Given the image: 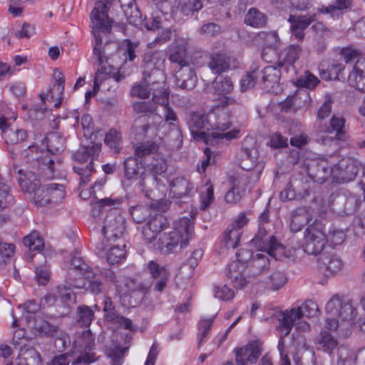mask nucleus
<instances>
[{
    "mask_svg": "<svg viewBox=\"0 0 365 365\" xmlns=\"http://www.w3.org/2000/svg\"><path fill=\"white\" fill-rule=\"evenodd\" d=\"M38 168L24 172L19 170V182L21 188L29 192H34V202L38 206H46L57 203L66 195L65 187L62 184L50 182L41 186V180H46L55 178L53 168V160H48L42 163L37 162Z\"/></svg>",
    "mask_w": 365,
    "mask_h": 365,
    "instance_id": "nucleus-1",
    "label": "nucleus"
},
{
    "mask_svg": "<svg viewBox=\"0 0 365 365\" xmlns=\"http://www.w3.org/2000/svg\"><path fill=\"white\" fill-rule=\"evenodd\" d=\"M159 51L148 52L143 56V78L152 90V100L163 110L166 122L176 121L178 117L168 103L169 93L165 88V77L160 68L163 61Z\"/></svg>",
    "mask_w": 365,
    "mask_h": 365,
    "instance_id": "nucleus-2",
    "label": "nucleus"
},
{
    "mask_svg": "<svg viewBox=\"0 0 365 365\" xmlns=\"http://www.w3.org/2000/svg\"><path fill=\"white\" fill-rule=\"evenodd\" d=\"M102 4H98L96 10L100 9L102 11ZM98 11H95L92 15V21L93 24V36L95 38V45L93 47V55L96 57L98 63L99 68L96 73L93 90L95 94L99 90V82L105 79V76L110 73V68L107 66L108 58L105 55V50L103 47V42L105 38H103L102 34L106 36L108 31L110 29V25L108 21L104 23L100 22L102 19H100L98 14Z\"/></svg>",
    "mask_w": 365,
    "mask_h": 365,
    "instance_id": "nucleus-3",
    "label": "nucleus"
},
{
    "mask_svg": "<svg viewBox=\"0 0 365 365\" xmlns=\"http://www.w3.org/2000/svg\"><path fill=\"white\" fill-rule=\"evenodd\" d=\"M325 310L329 315L327 319V327L333 330L342 325L349 329L357 315L356 308L352 303L339 294L334 295L328 301Z\"/></svg>",
    "mask_w": 365,
    "mask_h": 365,
    "instance_id": "nucleus-4",
    "label": "nucleus"
},
{
    "mask_svg": "<svg viewBox=\"0 0 365 365\" xmlns=\"http://www.w3.org/2000/svg\"><path fill=\"white\" fill-rule=\"evenodd\" d=\"M326 245L324 226L320 221L315 220L309 225L304 233L302 248L304 252L311 255H317L322 252Z\"/></svg>",
    "mask_w": 365,
    "mask_h": 365,
    "instance_id": "nucleus-5",
    "label": "nucleus"
},
{
    "mask_svg": "<svg viewBox=\"0 0 365 365\" xmlns=\"http://www.w3.org/2000/svg\"><path fill=\"white\" fill-rule=\"evenodd\" d=\"M125 230V220L120 211L117 209L110 210L104 219V225L101 230L103 239L115 241L120 238Z\"/></svg>",
    "mask_w": 365,
    "mask_h": 365,
    "instance_id": "nucleus-6",
    "label": "nucleus"
},
{
    "mask_svg": "<svg viewBox=\"0 0 365 365\" xmlns=\"http://www.w3.org/2000/svg\"><path fill=\"white\" fill-rule=\"evenodd\" d=\"M76 344L81 351L71 365H88L96 360V354L92 352L95 347V337L90 329L83 331Z\"/></svg>",
    "mask_w": 365,
    "mask_h": 365,
    "instance_id": "nucleus-7",
    "label": "nucleus"
},
{
    "mask_svg": "<svg viewBox=\"0 0 365 365\" xmlns=\"http://www.w3.org/2000/svg\"><path fill=\"white\" fill-rule=\"evenodd\" d=\"M237 365H246L249 362L256 363L262 351V343L259 341H251L246 345L234 349Z\"/></svg>",
    "mask_w": 365,
    "mask_h": 365,
    "instance_id": "nucleus-8",
    "label": "nucleus"
},
{
    "mask_svg": "<svg viewBox=\"0 0 365 365\" xmlns=\"http://www.w3.org/2000/svg\"><path fill=\"white\" fill-rule=\"evenodd\" d=\"M175 72V83L183 90H192L197 83V77L195 68L187 63L172 68Z\"/></svg>",
    "mask_w": 365,
    "mask_h": 365,
    "instance_id": "nucleus-9",
    "label": "nucleus"
},
{
    "mask_svg": "<svg viewBox=\"0 0 365 365\" xmlns=\"http://www.w3.org/2000/svg\"><path fill=\"white\" fill-rule=\"evenodd\" d=\"M334 180L345 182L354 180L357 175L358 168L356 162L349 158L341 159L337 164L333 163Z\"/></svg>",
    "mask_w": 365,
    "mask_h": 365,
    "instance_id": "nucleus-10",
    "label": "nucleus"
},
{
    "mask_svg": "<svg viewBox=\"0 0 365 365\" xmlns=\"http://www.w3.org/2000/svg\"><path fill=\"white\" fill-rule=\"evenodd\" d=\"M333 163L327 159L312 161L307 166V173L314 181L323 183L329 177L334 179Z\"/></svg>",
    "mask_w": 365,
    "mask_h": 365,
    "instance_id": "nucleus-11",
    "label": "nucleus"
},
{
    "mask_svg": "<svg viewBox=\"0 0 365 365\" xmlns=\"http://www.w3.org/2000/svg\"><path fill=\"white\" fill-rule=\"evenodd\" d=\"M138 187L145 195L150 199L163 197L165 186L155 175L144 174L138 182Z\"/></svg>",
    "mask_w": 365,
    "mask_h": 365,
    "instance_id": "nucleus-12",
    "label": "nucleus"
},
{
    "mask_svg": "<svg viewBox=\"0 0 365 365\" xmlns=\"http://www.w3.org/2000/svg\"><path fill=\"white\" fill-rule=\"evenodd\" d=\"M255 246L262 251L266 252L276 260L283 261L291 259L292 257L291 251L287 250L282 244L277 242L274 236H269L268 238L257 242Z\"/></svg>",
    "mask_w": 365,
    "mask_h": 365,
    "instance_id": "nucleus-13",
    "label": "nucleus"
},
{
    "mask_svg": "<svg viewBox=\"0 0 365 365\" xmlns=\"http://www.w3.org/2000/svg\"><path fill=\"white\" fill-rule=\"evenodd\" d=\"M167 219L162 214L158 213L152 216L143 226V235L145 241L152 243L161 232L168 227Z\"/></svg>",
    "mask_w": 365,
    "mask_h": 365,
    "instance_id": "nucleus-14",
    "label": "nucleus"
},
{
    "mask_svg": "<svg viewBox=\"0 0 365 365\" xmlns=\"http://www.w3.org/2000/svg\"><path fill=\"white\" fill-rule=\"evenodd\" d=\"M188 126L194 138L205 139L207 135H209L207 132L211 129L209 114L205 115L200 113H193L188 121Z\"/></svg>",
    "mask_w": 365,
    "mask_h": 365,
    "instance_id": "nucleus-15",
    "label": "nucleus"
},
{
    "mask_svg": "<svg viewBox=\"0 0 365 365\" xmlns=\"http://www.w3.org/2000/svg\"><path fill=\"white\" fill-rule=\"evenodd\" d=\"M187 44L185 38L175 36L173 43L168 47V59L172 68L190 63L186 57Z\"/></svg>",
    "mask_w": 365,
    "mask_h": 365,
    "instance_id": "nucleus-16",
    "label": "nucleus"
},
{
    "mask_svg": "<svg viewBox=\"0 0 365 365\" xmlns=\"http://www.w3.org/2000/svg\"><path fill=\"white\" fill-rule=\"evenodd\" d=\"M282 71L287 73L288 68L282 61L277 62V67L268 66L259 71V78L263 83L264 88L268 89L273 88L275 84H278Z\"/></svg>",
    "mask_w": 365,
    "mask_h": 365,
    "instance_id": "nucleus-17",
    "label": "nucleus"
},
{
    "mask_svg": "<svg viewBox=\"0 0 365 365\" xmlns=\"http://www.w3.org/2000/svg\"><path fill=\"white\" fill-rule=\"evenodd\" d=\"M237 64L236 58L226 53L212 54L208 62L209 68L215 74H221L231 68H235Z\"/></svg>",
    "mask_w": 365,
    "mask_h": 365,
    "instance_id": "nucleus-18",
    "label": "nucleus"
},
{
    "mask_svg": "<svg viewBox=\"0 0 365 365\" xmlns=\"http://www.w3.org/2000/svg\"><path fill=\"white\" fill-rule=\"evenodd\" d=\"M347 82L351 87L365 92V58L356 61L349 73Z\"/></svg>",
    "mask_w": 365,
    "mask_h": 365,
    "instance_id": "nucleus-19",
    "label": "nucleus"
},
{
    "mask_svg": "<svg viewBox=\"0 0 365 365\" xmlns=\"http://www.w3.org/2000/svg\"><path fill=\"white\" fill-rule=\"evenodd\" d=\"M170 195L175 198H190L193 191V185L185 178L178 176L170 182Z\"/></svg>",
    "mask_w": 365,
    "mask_h": 365,
    "instance_id": "nucleus-20",
    "label": "nucleus"
},
{
    "mask_svg": "<svg viewBox=\"0 0 365 365\" xmlns=\"http://www.w3.org/2000/svg\"><path fill=\"white\" fill-rule=\"evenodd\" d=\"M193 231V222L189 217H182L173 223V230L172 232H177L180 240V248L185 247L187 245Z\"/></svg>",
    "mask_w": 365,
    "mask_h": 365,
    "instance_id": "nucleus-21",
    "label": "nucleus"
},
{
    "mask_svg": "<svg viewBox=\"0 0 365 365\" xmlns=\"http://www.w3.org/2000/svg\"><path fill=\"white\" fill-rule=\"evenodd\" d=\"M314 15H290L288 21L291 24L292 34L298 40H303L304 38V31L314 21Z\"/></svg>",
    "mask_w": 365,
    "mask_h": 365,
    "instance_id": "nucleus-22",
    "label": "nucleus"
},
{
    "mask_svg": "<svg viewBox=\"0 0 365 365\" xmlns=\"http://www.w3.org/2000/svg\"><path fill=\"white\" fill-rule=\"evenodd\" d=\"M318 262L320 268L324 270L326 275H334L342 268L343 263L341 259L334 254L323 252L319 255Z\"/></svg>",
    "mask_w": 365,
    "mask_h": 365,
    "instance_id": "nucleus-23",
    "label": "nucleus"
},
{
    "mask_svg": "<svg viewBox=\"0 0 365 365\" xmlns=\"http://www.w3.org/2000/svg\"><path fill=\"white\" fill-rule=\"evenodd\" d=\"M246 269L245 265L239 262L229 264L227 275L235 289H242L247 284L248 279L245 274Z\"/></svg>",
    "mask_w": 365,
    "mask_h": 365,
    "instance_id": "nucleus-24",
    "label": "nucleus"
},
{
    "mask_svg": "<svg viewBox=\"0 0 365 365\" xmlns=\"http://www.w3.org/2000/svg\"><path fill=\"white\" fill-rule=\"evenodd\" d=\"M153 246L155 250L168 254L175 251L178 246L180 247V240L177 232H173L172 231L169 233L164 232L160 235L158 241Z\"/></svg>",
    "mask_w": 365,
    "mask_h": 365,
    "instance_id": "nucleus-25",
    "label": "nucleus"
},
{
    "mask_svg": "<svg viewBox=\"0 0 365 365\" xmlns=\"http://www.w3.org/2000/svg\"><path fill=\"white\" fill-rule=\"evenodd\" d=\"M148 269L154 279V290L163 292L167 286L169 272L164 267H160L158 263L151 261L148 264Z\"/></svg>",
    "mask_w": 365,
    "mask_h": 365,
    "instance_id": "nucleus-26",
    "label": "nucleus"
},
{
    "mask_svg": "<svg viewBox=\"0 0 365 365\" xmlns=\"http://www.w3.org/2000/svg\"><path fill=\"white\" fill-rule=\"evenodd\" d=\"M302 317V313L298 308L285 310L282 314V318L279 319V331L284 332V336L289 335L294 324H296Z\"/></svg>",
    "mask_w": 365,
    "mask_h": 365,
    "instance_id": "nucleus-27",
    "label": "nucleus"
},
{
    "mask_svg": "<svg viewBox=\"0 0 365 365\" xmlns=\"http://www.w3.org/2000/svg\"><path fill=\"white\" fill-rule=\"evenodd\" d=\"M269 259L267 255L257 253L252 257L246 268L250 277H256L269 268Z\"/></svg>",
    "mask_w": 365,
    "mask_h": 365,
    "instance_id": "nucleus-28",
    "label": "nucleus"
},
{
    "mask_svg": "<svg viewBox=\"0 0 365 365\" xmlns=\"http://www.w3.org/2000/svg\"><path fill=\"white\" fill-rule=\"evenodd\" d=\"M0 129L7 144L15 145L24 141L27 138V133L24 129L11 128L8 126L5 118H0Z\"/></svg>",
    "mask_w": 365,
    "mask_h": 365,
    "instance_id": "nucleus-29",
    "label": "nucleus"
},
{
    "mask_svg": "<svg viewBox=\"0 0 365 365\" xmlns=\"http://www.w3.org/2000/svg\"><path fill=\"white\" fill-rule=\"evenodd\" d=\"M102 144L95 143L93 142H91L87 146H83L80 148L73 155V158L76 161L78 162L81 165L88 160L90 161L93 160V159L97 157L101 152Z\"/></svg>",
    "mask_w": 365,
    "mask_h": 365,
    "instance_id": "nucleus-30",
    "label": "nucleus"
},
{
    "mask_svg": "<svg viewBox=\"0 0 365 365\" xmlns=\"http://www.w3.org/2000/svg\"><path fill=\"white\" fill-rule=\"evenodd\" d=\"M344 124L345 120L343 118L333 115L330 120L331 130L328 131V135L322 138L323 143L326 144L327 141H332L334 140H342L345 134Z\"/></svg>",
    "mask_w": 365,
    "mask_h": 365,
    "instance_id": "nucleus-31",
    "label": "nucleus"
},
{
    "mask_svg": "<svg viewBox=\"0 0 365 365\" xmlns=\"http://www.w3.org/2000/svg\"><path fill=\"white\" fill-rule=\"evenodd\" d=\"M124 175L128 180H138L141 178L144 173V168L142 163L137 158L129 157L124 160Z\"/></svg>",
    "mask_w": 365,
    "mask_h": 365,
    "instance_id": "nucleus-32",
    "label": "nucleus"
},
{
    "mask_svg": "<svg viewBox=\"0 0 365 365\" xmlns=\"http://www.w3.org/2000/svg\"><path fill=\"white\" fill-rule=\"evenodd\" d=\"M258 151L255 148H242L239 154V165L245 170H252L257 165Z\"/></svg>",
    "mask_w": 365,
    "mask_h": 365,
    "instance_id": "nucleus-33",
    "label": "nucleus"
},
{
    "mask_svg": "<svg viewBox=\"0 0 365 365\" xmlns=\"http://www.w3.org/2000/svg\"><path fill=\"white\" fill-rule=\"evenodd\" d=\"M209 118L212 130L223 132L231 125L230 114L224 110H217V112L209 113Z\"/></svg>",
    "mask_w": 365,
    "mask_h": 365,
    "instance_id": "nucleus-34",
    "label": "nucleus"
},
{
    "mask_svg": "<svg viewBox=\"0 0 365 365\" xmlns=\"http://www.w3.org/2000/svg\"><path fill=\"white\" fill-rule=\"evenodd\" d=\"M253 4V0H225L222 5L227 10L226 16L236 19L242 14L248 5Z\"/></svg>",
    "mask_w": 365,
    "mask_h": 365,
    "instance_id": "nucleus-35",
    "label": "nucleus"
},
{
    "mask_svg": "<svg viewBox=\"0 0 365 365\" xmlns=\"http://www.w3.org/2000/svg\"><path fill=\"white\" fill-rule=\"evenodd\" d=\"M16 365H40V354L33 347L21 348L16 360Z\"/></svg>",
    "mask_w": 365,
    "mask_h": 365,
    "instance_id": "nucleus-36",
    "label": "nucleus"
},
{
    "mask_svg": "<svg viewBox=\"0 0 365 365\" xmlns=\"http://www.w3.org/2000/svg\"><path fill=\"white\" fill-rule=\"evenodd\" d=\"M112 1L113 0H100V1H96V4H95V7L93 8V9L92 10L91 14L92 34H93V21H92V15L94 13V11H96V9L98 6V4H102V6H103L102 11H101L100 9H98L97 11H98V16L100 17V19H103V20H101L100 22L101 21V23H104L106 21H108V24L110 25V29L106 33V35L104 36L102 34V37H103V38H105V41L106 43L108 42V34L110 33L111 27H112V20L109 18L108 14V11L110 8V5L112 3Z\"/></svg>",
    "mask_w": 365,
    "mask_h": 365,
    "instance_id": "nucleus-37",
    "label": "nucleus"
},
{
    "mask_svg": "<svg viewBox=\"0 0 365 365\" xmlns=\"http://www.w3.org/2000/svg\"><path fill=\"white\" fill-rule=\"evenodd\" d=\"M35 329L40 335L48 337L55 336L58 331V325L52 324L41 318L37 319L30 327Z\"/></svg>",
    "mask_w": 365,
    "mask_h": 365,
    "instance_id": "nucleus-38",
    "label": "nucleus"
},
{
    "mask_svg": "<svg viewBox=\"0 0 365 365\" xmlns=\"http://www.w3.org/2000/svg\"><path fill=\"white\" fill-rule=\"evenodd\" d=\"M69 269L78 272L85 279H90L93 277L92 268L83 261L78 252H75L72 255Z\"/></svg>",
    "mask_w": 365,
    "mask_h": 365,
    "instance_id": "nucleus-39",
    "label": "nucleus"
},
{
    "mask_svg": "<svg viewBox=\"0 0 365 365\" xmlns=\"http://www.w3.org/2000/svg\"><path fill=\"white\" fill-rule=\"evenodd\" d=\"M53 78L55 79V84L48 92L47 97L58 100V102L55 103V106L58 107L61 104V100L64 91V76L61 71L55 70L53 72Z\"/></svg>",
    "mask_w": 365,
    "mask_h": 365,
    "instance_id": "nucleus-40",
    "label": "nucleus"
},
{
    "mask_svg": "<svg viewBox=\"0 0 365 365\" xmlns=\"http://www.w3.org/2000/svg\"><path fill=\"white\" fill-rule=\"evenodd\" d=\"M70 283H78V282L73 281L71 278H69L67 282L68 287H66V285H60L56 287L55 291L59 303H61V304L64 307L68 305L69 303L74 302L76 300V295L71 291V289L73 287L70 285Z\"/></svg>",
    "mask_w": 365,
    "mask_h": 365,
    "instance_id": "nucleus-41",
    "label": "nucleus"
},
{
    "mask_svg": "<svg viewBox=\"0 0 365 365\" xmlns=\"http://www.w3.org/2000/svg\"><path fill=\"white\" fill-rule=\"evenodd\" d=\"M301 48L297 45H290L287 47L279 55L278 61H282L287 68H294L293 64L299 58Z\"/></svg>",
    "mask_w": 365,
    "mask_h": 365,
    "instance_id": "nucleus-42",
    "label": "nucleus"
},
{
    "mask_svg": "<svg viewBox=\"0 0 365 365\" xmlns=\"http://www.w3.org/2000/svg\"><path fill=\"white\" fill-rule=\"evenodd\" d=\"M259 221V229L257 235L255 238L252 239V242L254 245L259 242L267 237V230L269 228L270 222H269V211L267 208L264 209V210L259 215L258 217Z\"/></svg>",
    "mask_w": 365,
    "mask_h": 365,
    "instance_id": "nucleus-43",
    "label": "nucleus"
},
{
    "mask_svg": "<svg viewBox=\"0 0 365 365\" xmlns=\"http://www.w3.org/2000/svg\"><path fill=\"white\" fill-rule=\"evenodd\" d=\"M302 184V181L295 180L294 182H289L286 187L281 191L279 194V198L282 201L292 200L295 199L296 197H304L305 195H307L309 193L307 192V189H304V192H301L297 190V187L299 185Z\"/></svg>",
    "mask_w": 365,
    "mask_h": 365,
    "instance_id": "nucleus-44",
    "label": "nucleus"
},
{
    "mask_svg": "<svg viewBox=\"0 0 365 365\" xmlns=\"http://www.w3.org/2000/svg\"><path fill=\"white\" fill-rule=\"evenodd\" d=\"M258 36L260 39H262L264 43V45L267 47L268 51H267L264 49L262 52V58L267 61H271L267 58V53L269 51L275 53V50L272 48H275L278 46L279 42V38L276 31H269V32H260L258 34Z\"/></svg>",
    "mask_w": 365,
    "mask_h": 365,
    "instance_id": "nucleus-45",
    "label": "nucleus"
},
{
    "mask_svg": "<svg viewBox=\"0 0 365 365\" xmlns=\"http://www.w3.org/2000/svg\"><path fill=\"white\" fill-rule=\"evenodd\" d=\"M94 319V310L85 304L77 307L76 322L81 327H88Z\"/></svg>",
    "mask_w": 365,
    "mask_h": 365,
    "instance_id": "nucleus-46",
    "label": "nucleus"
},
{
    "mask_svg": "<svg viewBox=\"0 0 365 365\" xmlns=\"http://www.w3.org/2000/svg\"><path fill=\"white\" fill-rule=\"evenodd\" d=\"M309 214L303 208H298L294 210L291 215L290 230L292 232L300 231L308 222Z\"/></svg>",
    "mask_w": 365,
    "mask_h": 365,
    "instance_id": "nucleus-47",
    "label": "nucleus"
},
{
    "mask_svg": "<svg viewBox=\"0 0 365 365\" xmlns=\"http://www.w3.org/2000/svg\"><path fill=\"white\" fill-rule=\"evenodd\" d=\"M296 365H317L315 352L313 349L304 346L293 356Z\"/></svg>",
    "mask_w": 365,
    "mask_h": 365,
    "instance_id": "nucleus-48",
    "label": "nucleus"
},
{
    "mask_svg": "<svg viewBox=\"0 0 365 365\" xmlns=\"http://www.w3.org/2000/svg\"><path fill=\"white\" fill-rule=\"evenodd\" d=\"M245 24L254 28H261L267 23L266 15L255 8L249 9L245 17Z\"/></svg>",
    "mask_w": 365,
    "mask_h": 365,
    "instance_id": "nucleus-49",
    "label": "nucleus"
},
{
    "mask_svg": "<svg viewBox=\"0 0 365 365\" xmlns=\"http://www.w3.org/2000/svg\"><path fill=\"white\" fill-rule=\"evenodd\" d=\"M163 126L170 129V132L165 136V140L168 143L176 148H179L182 143V135L179 126L174 123H165Z\"/></svg>",
    "mask_w": 365,
    "mask_h": 365,
    "instance_id": "nucleus-50",
    "label": "nucleus"
},
{
    "mask_svg": "<svg viewBox=\"0 0 365 365\" xmlns=\"http://www.w3.org/2000/svg\"><path fill=\"white\" fill-rule=\"evenodd\" d=\"M210 90L220 96H225L230 93L234 89V85L230 78H216L212 83Z\"/></svg>",
    "mask_w": 365,
    "mask_h": 365,
    "instance_id": "nucleus-51",
    "label": "nucleus"
},
{
    "mask_svg": "<svg viewBox=\"0 0 365 365\" xmlns=\"http://www.w3.org/2000/svg\"><path fill=\"white\" fill-rule=\"evenodd\" d=\"M287 280V277L284 272L275 270L267 278L265 284L269 289L277 291L282 288Z\"/></svg>",
    "mask_w": 365,
    "mask_h": 365,
    "instance_id": "nucleus-52",
    "label": "nucleus"
},
{
    "mask_svg": "<svg viewBox=\"0 0 365 365\" xmlns=\"http://www.w3.org/2000/svg\"><path fill=\"white\" fill-rule=\"evenodd\" d=\"M22 317L27 322L28 327H30L36 319V314L40 311L41 306L34 300H29L22 306Z\"/></svg>",
    "mask_w": 365,
    "mask_h": 365,
    "instance_id": "nucleus-53",
    "label": "nucleus"
},
{
    "mask_svg": "<svg viewBox=\"0 0 365 365\" xmlns=\"http://www.w3.org/2000/svg\"><path fill=\"white\" fill-rule=\"evenodd\" d=\"M309 93L304 91L302 93H297L292 96H288L284 101L280 103V108L282 111L287 112L292 109L297 110L302 106V97L307 98Z\"/></svg>",
    "mask_w": 365,
    "mask_h": 365,
    "instance_id": "nucleus-54",
    "label": "nucleus"
},
{
    "mask_svg": "<svg viewBox=\"0 0 365 365\" xmlns=\"http://www.w3.org/2000/svg\"><path fill=\"white\" fill-rule=\"evenodd\" d=\"M86 279L87 282L81 279L77 281L78 283H70V285L76 289L85 288L94 294H98L102 292V283L101 281L95 279L94 273L92 278Z\"/></svg>",
    "mask_w": 365,
    "mask_h": 365,
    "instance_id": "nucleus-55",
    "label": "nucleus"
},
{
    "mask_svg": "<svg viewBox=\"0 0 365 365\" xmlns=\"http://www.w3.org/2000/svg\"><path fill=\"white\" fill-rule=\"evenodd\" d=\"M122 135L115 128H111L105 136L104 143L110 148L113 149L115 153H119L121 149Z\"/></svg>",
    "mask_w": 365,
    "mask_h": 365,
    "instance_id": "nucleus-56",
    "label": "nucleus"
},
{
    "mask_svg": "<svg viewBox=\"0 0 365 365\" xmlns=\"http://www.w3.org/2000/svg\"><path fill=\"white\" fill-rule=\"evenodd\" d=\"M24 245L31 251H40L43 248L44 243L38 232H32L23 239Z\"/></svg>",
    "mask_w": 365,
    "mask_h": 365,
    "instance_id": "nucleus-57",
    "label": "nucleus"
},
{
    "mask_svg": "<svg viewBox=\"0 0 365 365\" xmlns=\"http://www.w3.org/2000/svg\"><path fill=\"white\" fill-rule=\"evenodd\" d=\"M319 83L320 80L316 76L307 71L297 80L296 85L298 87L313 90Z\"/></svg>",
    "mask_w": 365,
    "mask_h": 365,
    "instance_id": "nucleus-58",
    "label": "nucleus"
},
{
    "mask_svg": "<svg viewBox=\"0 0 365 365\" xmlns=\"http://www.w3.org/2000/svg\"><path fill=\"white\" fill-rule=\"evenodd\" d=\"M148 169L155 176L164 173L168 169L167 162L164 156L160 153L153 156V160L148 165Z\"/></svg>",
    "mask_w": 365,
    "mask_h": 365,
    "instance_id": "nucleus-59",
    "label": "nucleus"
},
{
    "mask_svg": "<svg viewBox=\"0 0 365 365\" xmlns=\"http://www.w3.org/2000/svg\"><path fill=\"white\" fill-rule=\"evenodd\" d=\"M123 245L122 247L119 245H115L111 247L107 255L106 260L110 264H115L121 262L125 258V250Z\"/></svg>",
    "mask_w": 365,
    "mask_h": 365,
    "instance_id": "nucleus-60",
    "label": "nucleus"
},
{
    "mask_svg": "<svg viewBox=\"0 0 365 365\" xmlns=\"http://www.w3.org/2000/svg\"><path fill=\"white\" fill-rule=\"evenodd\" d=\"M259 69L257 67L250 68V70L242 78L240 81L241 91H245L248 89L252 88L256 83V80L259 78Z\"/></svg>",
    "mask_w": 365,
    "mask_h": 365,
    "instance_id": "nucleus-61",
    "label": "nucleus"
},
{
    "mask_svg": "<svg viewBox=\"0 0 365 365\" xmlns=\"http://www.w3.org/2000/svg\"><path fill=\"white\" fill-rule=\"evenodd\" d=\"M178 6L184 15L192 16L202 9V3L200 0H184Z\"/></svg>",
    "mask_w": 365,
    "mask_h": 365,
    "instance_id": "nucleus-62",
    "label": "nucleus"
},
{
    "mask_svg": "<svg viewBox=\"0 0 365 365\" xmlns=\"http://www.w3.org/2000/svg\"><path fill=\"white\" fill-rule=\"evenodd\" d=\"M121 6L129 24L138 25L140 22L141 14L135 5L129 3Z\"/></svg>",
    "mask_w": 365,
    "mask_h": 365,
    "instance_id": "nucleus-63",
    "label": "nucleus"
},
{
    "mask_svg": "<svg viewBox=\"0 0 365 365\" xmlns=\"http://www.w3.org/2000/svg\"><path fill=\"white\" fill-rule=\"evenodd\" d=\"M337 365H354L356 360V356L354 351L344 346L338 348Z\"/></svg>",
    "mask_w": 365,
    "mask_h": 365,
    "instance_id": "nucleus-64",
    "label": "nucleus"
}]
</instances>
